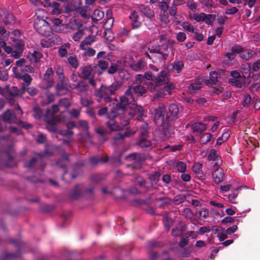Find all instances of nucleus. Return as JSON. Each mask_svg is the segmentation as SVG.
I'll return each instance as SVG.
<instances>
[{
    "label": "nucleus",
    "instance_id": "obj_1",
    "mask_svg": "<svg viewBox=\"0 0 260 260\" xmlns=\"http://www.w3.org/2000/svg\"><path fill=\"white\" fill-rule=\"evenodd\" d=\"M122 84L121 82L114 80L109 85L102 84L100 88H96L94 91V95L96 98L98 102L102 101L105 103H109L112 101L117 102L116 98H112L111 96L115 95L121 88Z\"/></svg>",
    "mask_w": 260,
    "mask_h": 260
},
{
    "label": "nucleus",
    "instance_id": "obj_2",
    "mask_svg": "<svg viewBox=\"0 0 260 260\" xmlns=\"http://www.w3.org/2000/svg\"><path fill=\"white\" fill-rule=\"evenodd\" d=\"M146 91V88L144 85L138 82H134L125 91V95L130 97L132 101L135 102L137 98L142 96Z\"/></svg>",
    "mask_w": 260,
    "mask_h": 260
},
{
    "label": "nucleus",
    "instance_id": "obj_3",
    "mask_svg": "<svg viewBox=\"0 0 260 260\" xmlns=\"http://www.w3.org/2000/svg\"><path fill=\"white\" fill-rule=\"evenodd\" d=\"M0 117L5 122L9 123L16 124L26 129H28L32 127L31 124L24 122L18 119L15 114L9 109H7L3 113Z\"/></svg>",
    "mask_w": 260,
    "mask_h": 260
},
{
    "label": "nucleus",
    "instance_id": "obj_4",
    "mask_svg": "<svg viewBox=\"0 0 260 260\" xmlns=\"http://www.w3.org/2000/svg\"><path fill=\"white\" fill-rule=\"evenodd\" d=\"M166 112V108L163 103H159L155 110L154 120L156 125L162 124L165 119V114Z\"/></svg>",
    "mask_w": 260,
    "mask_h": 260
},
{
    "label": "nucleus",
    "instance_id": "obj_5",
    "mask_svg": "<svg viewBox=\"0 0 260 260\" xmlns=\"http://www.w3.org/2000/svg\"><path fill=\"white\" fill-rule=\"evenodd\" d=\"M10 243L14 244L18 250L15 253L4 252L1 258L2 260H14V258L19 257L20 255L19 248L21 246L22 242L14 239H11L10 240Z\"/></svg>",
    "mask_w": 260,
    "mask_h": 260
},
{
    "label": "nucleus",
    "instance_id": "obj_6",
    "mask_svg": "<svg viewBox=\"0 0 260 260\" xmlns=\"http://www.w3.org/2000/svg\"><path fill=\"white\" fill-rule=\"evenodd\" d=\"M51 21L53 24V29L55 32L63 33L68 32V29L70 27L68 23L63 24L62 21L59 18H53Z\"/></svg>",
    "mask_w": 260,
    "mask_h": 260
},
{
    "label": "nucleus",
    "instance_id": "obj_7",
    "mask_svg": "<svg viewBox=\"0 0 260 260\" xmlns=\"http://www.w3.org/2000/svg\"><path fill=\"white\" fill-rule=\"evenodd\" d=\"M126 110L121 107L120 105L116 104L111 111L107 114V118H115L118 116L123 115L126 112Z\"/></svg>",
    "mask_w": 260,
    "mask_h": 260
},
{
    "label": "nucleus",
    "instance_id": "obj_8",
    "mask_svg": "<svg viewBox=\"0 0 260 260\" xmlns=\"http://www.w3.org/2000/svg\"><path fill=\"white\" fill-rule=\"evenodd\" d=\"M219 75V73L217 72H211L209 74V79L205 80V84L210 87L221 85V82L218 80Z\"/></svg>",
    "mask_w": 260,
    "mask_h": 260
},
{
    "label": "nucleus",
    "instance_id": "obj_9",
    "mask_svg": "<svg viewBox=\"0 0 260 260\" xmlns=\"http://www.w3.org/2000/svg\"><path fill=\"white\" fill-rule=\"evenodd\" d=\"M12 70L15 77L17 79L22 80L26 83L27 86L29 85L31 83L32 79L28 74L22 73V74H21L19 73L17 71V67H13L12 68Z\"/></svg>",
    "mask_w": 260,
    "mask_h": 260
},
{
    "label": "nucleus",
    "instance_id": "obj_10",
    "mask_svg": "<svg viewBox=\"0 0 260 260\" xmlns=\"http://www.w3.org/2000/svg\"><path fill=\"white\" fill-rule=\"evenodd\" d=\"M171 120H167V118H166V120L163 121L162 124H159V125L161 126V130L162 132L166 138L170 137L174 133L173 128L170 123V121Z\"/></svg>",
    "mask_w": 260,
    "mask_h": 260
},
{
    "label": "nucleus",
    "instance_id": "obj_11",
    "mask_svg": "<svg viewBox=\"0 0 260 260\" xmlns=\"http://www.w3.org/2000/svg\"><path fill=\"white\" fill-rule=\"evenodd\" d=\"M67 90L68 86L65 79H60L59 82L55 85L56 94L59 96L63 95L66 93Z\"/></svg>",
    "mask_w": 260,
    "mask_h": 260
},
{
    "label": "nucleus",
    "instance_id": "obj_12",
    "mask_svg": "<svg viewBox=\"0 0 260 260\" xmlns=\"http://www.w3.org/2000/svg\"><path fill=\"white\" fill-rule=\"evenodd\" d=\"M169 116H167V120H174L178 118L179 108L177 105L173 104L169 107Z\"/></svg>",
    "mask_w": 260,
    "mask_h": 260
},
{
    "label": "nucleus",
    "instance_id": "obj_13",
    "mask_svg": "<svg viewBox=\"0 0 260 260\" xmlns=\"http://www.w3.org/2000/svg\"><path fill=\"white\" fill-rule=\"evenodd\" d=\"M44 121L47 124L56 123L59 121V118L57 117L50 109H47L44 117Z\"/></svg>",
    "mask_w": 260,
    "mask_h": 260
},
{
    "label": "nucleus",
    "instance_id": "obj_14",
    "mask_svg": "<svg viewBox=\"0 0 260 260\" xmlns=\"http://www.w3.org/2000/svg\"><path fill=\"white\" fill-rule=\"evenodd\" d=\"M168 74L166 71H161L157 76H155L154 82L156 85L160 86L168 82Z\"/></svg>",
    "mask_w": 260,
    "mask_h": 260
},
{
    "label": "nucleus",
    "instance_id": "obj_15",
    "mask_svg": "<svg viewBox=\"0 0 260 260\" xmlns=\"http://www.w3.org/2000/svg\"><path fill=\"white\" fill-rule=\"evenodd\" d=\"M203 164L198 162L194 163L192 167V171L196 174L197 177L199 179L203 180L205 179V175L203 170Z\"/></svg>",
    "mask_w": 260,
    "mask_h": 260
},
{
    "label": "nucleus",
    "instance_id": "obj_16",
    "mask_svg": "<svg viewBox=\"0 0 260 260\" xmlns=\"http://www.w3.org/2000/svg\"><path fill=\"white\" fill-rule=\"evenodd\" d=\"M34 27L37 32L41 35L46 36L48 35V31L46 30L48 25L45 21L43 20L39 23H35Z\"/></svg>",
    "mask_w": 260,
    "mask_h": 260
},
{
    "label": "nucleus",
    "instance_id": "obj_17",
    "mask_svg": "<svg viewBox=\"0 0 260 260\" xmlns=\"http://www.w3.org/2000/svg\"><path fill=\"white\" fill-rule=\"evenodd\" d=\"M139 18V15L136 11H132L131 15L129 16L133 28L137 29L141 26L142 22L138 20Z\"/></svg>",
    "mask_w": 260,
    "mask_h": 260
},
{
    "label": "nucleus",
    "instance_id": "obj_18",
    "mask_svg": "<svg viewBox=\"0 0 260 260\" xmlns=\"http://www.w3.org/2000/svg\"><path fill=\"white\" fill-rule=\"evenodd\" d=\"M212 177L215 183L218 184L224 180V173L222 168H218L212 173Z\"/></svg>",
    "mask_w": 260,
    "mask_h": 260
},
{
    "label": "nucleus",
    "instance_id": "obj_19",
    "mask_svg": "<svg viewBox=\"0 0 260 260\" xmlns=\"http://www.w3.org/2000/svg\"><path fill=\"white\" fill-rule=\"evenodd\" d=\"M42 56V53L41 52L34 50L33 52H28L26 57L30 62L37 63L39 61Z\"/></svg>",
    "mask_w": 260,
    "mask_h": 260
},
{
    "label": "nucleus",
    "instance_id": "obj_20",
    "mask_svg": "<svg viewBox=\"0 0 260 260\" xmlns=\"http://www.w3.org/2000/svg\"><path fill=\"white\" fill-rule=\"evenodd\" d=\"M193 132L201 134L207 129L206 124L202 122H196L191 125Z\"/></svg>",
    "mask_w": 260,
    "mask_h": 260
},
{
    "label": "nucleus",
    "instance_id": "obj_21",
    "mask_svg": "<svg viewBox=\"0 0 260 260\" xmlns=\"http://www.w3.org/2000/svg\"><path fill=\"white\" fill-rule=\"evenodd\" d=\"M109 119V120L106 123V124L111 131H118L121 129L122 127L116 122L114 120L115 118Z\"/></svg>",
    "mask_w": 260,
    "mask_h": 260
},
{
    "label": "nucleus",
    "instance_id": "obj_22",
    "mask_svg": "<svg viewBox=\"0 0 260 260\" xmlns=\"http://www.w3.org/2000/svg\"><path fill=\"white\" fill-rule=\"evenodd\" d=\"M95 41V36L94 35H90L86 37L81 42L80 46L82 49H84V46L90 45Z\"/></svg>",
    "mask_w": 260,
    "mask_h": 260
},
{
    "label": "nucleus",
    "instance_id": "obj_23",
    "mask_svg": "<svg viewBox=\"0 0 260 260\" xmlns=\"http://www.w3.org/2000/svg\"><path fill=\"white\" fill-rule=\"evenodd\" d=\"M80 70L81 71V73L84 79H87L91 77V74L92 71L91 66H85L83 67H81Z\"/></svg>",
    "mask_w": 260,
    "mask_h": 260
},
{
    "label": "nucleus",
    "instance_id": "obj_24",
    "mask_svg": "<svg viewBox=\"0 0 260 260\" xmlns=\"http://www.w3.org/2000/svg\"><path fill=\"white\" fill-rule=\"evenodd\" d=\"M147 157L145 154H141L137 153V161L135 162L134 168L136 169H140L142 167L141 162L146 160Z\"/></svg>",
    "mask_w": 260,
    "mask_h": 260
},
{
    "label": "nucleus",
    "instance_id": "obj_25",
    "mask_svg": "<svg viewBox=\"0 0 260 260\" xmlns=\"http://www.w3.org/2000/svg\"><path fill=\"white\" fill-rule=\"evenodd\" d=\"M245 78L240 79H229V82L237 88H241L245 82Z\"/></svg>",
    "mask_w": 260,
    "mask_h": 260
},
{
    "label": "nucleus",
    "instance_id": "obj_26",
    "mask_svg": "<svg viewBox=\"0 0 260 260\" xmlns=\"http://www.w3.org/2000/svg\"><path fill=\"white\" fill-rule=\"evenodd\" d=\"M144 66V62L142 59H139L137 62L130 64V68L137 72L141 71Z\"/></svg>",
    "mask_w": 260,
    "mask_h": 260
},
{
    "label": "nucleus",
    "instance_id": "obj_27",
    "mask_svg": "<svg viewBox=\"0 0 260 260\" xmlns=\"http://www.w3.org/2000/svg\"><path fill=\"white\" fill-rule=\"evenodd\" d=\"M81 196V185H76L70 193L71 198L73 200H77Z\"/></svg>",
    "mask_w": 260,
    "mask_h": 260
},
{
    "label": "nucleus",
    "instance_id": "obj_28",
    "mask_svg": "<svg viewBox=\"0 0 260 260\" xmlns=\"http://www.w3.org/2000/svg\"><path fill=\"white\" fill-rule=\"evenodd\" d=\"M134 114L137 115V117L142 118L144 115V109L143 107L140 105H136L133 108Z\"/></svg>",
    "mask_w": 260,
    "mask_h": 260
},
{
    "label": "nucleus",
    "instance_id": "obj_29",
    "mask_svg": "<svg viewBox=\"0 0 260 260\" xmlns=\"http://www.w3.org/2000/svg\"><path fill=\"white\" fill-rule=\"evenodd\" d=\"M68 62L69 64L74 69L79 67V61L76 55L73 54L68 57Z\"/></svg>",
    "mask_w": 260,
    "mask_h": 260
},
{
    "label": "nucleus",
    "instance_id": "obj_30",
    "mask_svg": "<svg viewBox=\"0 0 260 260\" xmlns=\"http://www.w3.org/2000/svg\"><path fill=\"white\" fill-rule=\"evenodd\" d=\"M214 138L213 135L210 133H206L203 135L201 138V141L203 144H207L211 141L213 143L214 141Z\"/></svg>",
    "mask_w": 260,
    "mask_h": 260
},
{
    "label": "nucleus",
    "instance_id": "obj_31",
    "mask_svg": "<svg viewBox=\"0 0 260 260\" xmlns=\"http://www.w3.org/2000/svg\"><path fill=\"white\" fill-rule=\"evenodd\" d=\"M252 50L249 49H245L244 48L241 51L240 56L244 60L247 61L252 57Z\"/></svg>",
    "mask_w": 260,
    "mask_h": 260
},
{
    "label": "nucleus",
    "instance_id": "obj_32",
    "mask_svg": "<svg viewBox=\"0 0 260 260\" xmlns=\"http://www.w3.org/2000/svg\"><path fill=\"white\" fill-rule=\"evenodd\" d=\"M173 69L176 71V73L179 74L184 67V63L182 60H176L172 63Z\"/></svg>",
    "mask_w": 260,
    "mask_h": 260
},
{
    "label": "nucleus",
    "instance_id": "obj_33",
    "mask_svg": "<svg viewBox=\"0 0 260 260\" xmlns=\"http://www.w3.org/2000/svg\"><path fill=\"white\" fill-rule=\"evenodd\" d=\"M217 86V87H215L214 86H213V87H211L212 89L209 91L211 96L218 95L223 92L224 88L222 87L221 85Z\"/></svg>",
    "mask_w": 260,
    "mask_h": 260
},
{
    "label": "nucleus",
    "instance_id": "obj_34",
    "mask_svg": "<svg viewBox=\"0 0 260 260\" xmlns=\"http://www.w3.org/2000/svg\"><path fill=\"white\" fill-rule=\"evenodd\" d=\"M131 100L132 101V99L128 96H121L120 97V101L117 103L126 110V107Z\"/></svg>",
    "mask_w": 260,
    "mask_h": 260
},
{
    "label": "nucleus",
    "instance_id": "obj_35",
    "mask_svg": "<svg viewBox=\"0 0 260 260\" xmlns=\"http://www.w3.org/2000/svg\"><path fill=\"white\" fill-rule=\"evenodd\" d=\"M137 145L141 148H147L151 146V143L147 138H140Z\"/></svg>",
    "mask_w": 260,
    "mask_h": 260
},
{
    "label": "nucleus",
    "instance_id": "obj_36",
    "mask_svg": "<svg viewBox=\"0 0 260 260\" xmlns=\"http://www.w3.org/2000/svg\"><path fill=\"white\" fill-rule=\"evenodd\" d=\"M4 94L9 95L11 96H16L19 95V89L16 86H13L11 88L8 89Z\"/></svg>",
    "mask_w": 260,
    "mask_h": 260
},
{
    "label": "nucleus",
    "instance_id": "obj_37",
    "mask_svg": "<svg viewBox=\"0 0 260 260\" xmlns=\"http://www.w3.org/2000/svg\"><path fill=\"white\" fill-rule=\"evenodd\" d=\"M160 174L159 172H155L150 174L149 176L151 183L152 185L156 184L159 180Z\"/></svg>",
    "mask_w": 260,
    "mask_h": 260
},
{
    "label": "nucleus",
    "instance_id": "obj_38",
    "mask_svg": "<svg viewBox=\"0 0 260 260\" xmlns=\"http://www.w3.org/2000/svg\"><path fill=\"white\" fill-rule=\"evenodd\" d=\"M108 157H107L105 159H103L102 157L98 156H91L89 158L90 162L93 166H96L100 162H107L108 160Z\"/></svg>",
    "mask_w": 260,
    "mask_h": 260
},
{
    "label": "nucleus",
    "instance_id": "obj_39",
    "mask_svg": "<svg viewBox=\"0 0 260 260\" xmlns=\"http://www.w3.org/2000/svg\"><path fill=\"white\" fill-rule=\"evenodd\" d=\"M38 161V159L34 157L29 160L25 161L24 163V166L26 168H33Z\"/></svg>",
    "mask_w": 260,
    "mask_h": 260
},
{
    "label": "nucleus",
    "instance_id": "obj_40",
    "mask_svg": "<svg viewBox=\"0 0 260 260\" xmlns=\"http://www.w3.org/2000/svg\"><path fill=\"white\" fill-rule=\"evenodd\" d=\"M88 85L85 81H81L77 83L75 88L79 92H84L87 90Z\"/></svg>",
    "mask_w": 260,
    "mask_h": 260
},
{
    "label": "nucleus",
    "instance_id": "obj_41",
    "mask_svg": "<svg viewBox=\"0 0 260 260\" xmlns=\"http://www.w3.org/2000/svg\"><path fill=\"white\" fill-rule=\"evenodd\" d=\"M218 158H220L217 154V151L214 149H212L209 152V154L208 155V160L209 161H215L217 160Z\"/></svg>",
    "mask_w": 260,
    "mask_h": 260
},
{
    "label": "nucleus",
    "instance_id": "obj_42",
    "mask_svg": "<svg viewBox=\"0 0 260 260\" xmlns=\"http://www.w3.org/2000/svg\"><path fill=\"white\" fill-rule=\"evenodd\" d=\"M140 138H147L148 136L149 132L147 124H144L140 127Z\"/></svg>",
    "mask_w": 260,
    "mask_h": 260
},
{
    "label": "nucleus",
    "instance_id": "obj_43",
    "mask_svg": "<svg viewBox=\"0 0 260 260\" xmlns=\"http://www.w3.org/2000/svg\"><path fill=\"white\" fill-rule=\"evenodd\" d=\"M60 4L58 2H53L49 4L48 7L53 8L52 12L54 14L60 13Z\"/></svg>",
    "mask_w": 260,
    "mask_h": 260
},
{
    "label": "nucleus",
    "instance_id": "obj_44",
    "mask_svg": "<svg viewBox=\"0 0 260 260\" xmlns=\"http://www.w3.org/2000/svg\"><path fill=\"white\" fill-rule=\"evenodd\" d=\"M105 179L104 176L100 174H94L91 175L90 176V180L94 182H99L103 180H104Z\"/></svg>",
    "mask_w": 260,
    "mask_h": 260
},
{
    "label": "nucleus",
    "instance_id": "obj_45",
    "mask_svg": "<svg viewBox=\"0 0 260 260\" xmlns=\"http://www.w3.org/2000/svg\"><path fill=\"white\" fill-rule=\"evenodd\" d=\"M142 13L144 15L149 18H151L154 17V13L149 7H144L142 10Z\"/></svg>",
    "mask_w": 260,
    "mask_h": 260
},
{
    "label": "nucleus",
    "instance_id": "obj_46",
    "mask_svg": "<svg viewBox=\"0 0 260 260\" xmlns=\"http://www.w3.org/2000/svg\"><path fill=\"white\" fill-rule=\"evenodd\" d=\"M9 32L3 27L0 26V41H6L9 37Z\"/></svg>",
    "mask_w": 260,
    "mask_h": 260
},
{
    "label": "nucleus",
    "instance_id": "obj_47",
    "mask_svg": "<svg viewBox=\"0 0 260 260\" xmlns=\"http://www.w3.org/2000/svg\"><path fill=\"white\" fill-rule=\"evenodd\" d=\"M207 18V14L202 12L199 14H194L193 16V18L197 22L204 21V20Z\"/></svg>",
    "mask_w": 260,
    "mask_h": 260
},
{
    "label": "nucleus",
    "instance_id": "obj_48",
    "mask_svg": "<svg viewBox=\"0 0 260 260\" xmlns=\"http://www.w3.org/2000/svg\"><path fill=\"white\" fill-rule=\"evenodd\" d=\"M249 67V72H257L260 69V59H257L254 62L251 66Z\"/></svg>",
    "mask_w": 260,
    "mask_h": 260
},
{
    "label": "nucleus",
    "instance_id": "obj_49",
    "mask_svg": "<svg viewBox=\"0 0 260 260\" xmlns=\"http://www.w3.org/2000/svg\"><path fill=\"white\" fill-rule=\"evenodd\" d=\"M46 101L42 103V105L51 103L54 101V94L53 93L47 92L46 94Z\"/></svg>",
    "mask_w": 260,
    "mask_h": 260
},
{
    "label": "nucleus",
    "instance_id": "obj_50",
    "mask_svg": "<svg viewBox=\"0 0 260 260\" xmlns=\"http://www.w3.org/2000/svg\"><path fill=\"white\" fill-rule=\"evenodd\" d=\"M55 69L56 74L58 76L59 79H65L63 74V69L60 66L56 65L55 67Z\"/></svg>",
    "mask_w": 260,
    "mask_h": 260
},
{
    "label": "nucleus",
    "instance_id": "obj_51",
    "mask_svg": "<svg viewBox=\"0 0 260 260\" xmlns=\"http://www.w3.org/2000/svg\"><path fill=\"white\" fill-rule=\"evenodd\" d=\"M43 112L42 110L39 107H34L33 109V117L36 119H41Z\"/></svg>",
    "mask_w": 260,
    "mask_h": 260
},
{
    "label": "nucleus",
    "instance_id": "obj_52",
    "mask_svg": "<svg viewBox=\"0 0 260 260\" xmlns=\"http://www.w3.org/2000/svg\"><path fill=\"white\" fill-rule=\"evenodd\" d=\"M169 2L167 1H161L159 2L158 4V6L161 9V11H164V13H165L168 10L169 6Z\"/></svg>",
    "mask_w": 260,
    "mask_h": 260
},
{
    "label": "nucleus",
    "instance_id": "obj_53",
    "mask_svg": "<svg viewBox=\"0 0 260 260\" xmlns=\"http://www.w3.org/2000/svg\"><path fill=\"white\" fill-rule=\"evenodd\" d=\"M182 26L183 28L189 32H194V28L193 25H192L190 23L187 22H184L182 23Z\"/></svg>",
    "mask_w": 260,
    "mask_h": 260
},
{
    "label": "nucleus",
    "instance_id": "obj_54",
    "mask_svg": "<svg viewBox=\"0 0 260 260\" xmlns=\"http://www.w3.org/2000/svg\"><path fill=\"white\" fill-rule=\"evenodd\" d=\"M98 67L103 71L107 70L109 66V62L107 60H100L98 63Z\"/></svg>",
    "mask_w": 260,
    "mask_h": 260
},
{
    "label": "nucleus",
    "instance_id": "obj_55",
    "mask_svg": "<svg viewBox=\"0 0 260 260\" xmlns=\"http://www.w3.org/2000/svg\"><path fill=\"white\" fill-rule=\"evenodd\" d=\"M176 167L178 171L180 173H184L186 170V165L183 161H178L177 163Z\"/></svg>",
    "mask_w": 260,
    "mask_h": 260
},
{
    "label": "nucleus",
    "instance_id": "obj_56",
    "mask_svg": "<svg viewBox=\"0 0 260 260\" xmlns=\"http://www.w3.org/2000/svg\"><path fill=\"white\" fill-rule=\"evenodd\" d=\"M78 128H81L83 131H87L88 130V123L86 120H81L79 121Z\"/></svg>",
    "mask_w": 260,
    "mask_h": 260
},
{
    "label": "nucleus",
    "instance_id": "obj_57",
    "mask_svg": "<svg viewBox=\"0 0 260 260\" xmlns=\"http://www.w3.org/2000/svg\"><path fill=\"white\" fill-rule=\"evenodd\" d=\"M118 69V65L116 63H112L107 69V73L109 74H114Z\"/></svg>",
    "mask_w": 260,
    "mask_h": 260
},
{
    "label": "nucleus",
    "instance_id": "obj_58",
    "mask_svg": "<svg viewBox=\"0 0 260 260\" xmlns=\"http://www.w3.org/2000/svg\"><path fill=\"white\" fill-rule=\"evenodd\" d=\"M83 35V30L79 29L73 35L72 38L75 41L78 42L81 39Z\"/></svg>",
    "mask_w": 260,
    "mask_h": 260
},
{
    "label": "nucleus",
    "instance_id": "obj_59",
    "mask_svg": "<svg viewBox=\"0 0 260 260\" xmlns=\"http://www.w3.org/2000/svg\"><path fill=\"white\" fill-rule=\"evenodd\" d=\"M0 47L4 49V51L9 54L13 51L12 48L6 45V41H0Z\"/></svg>",
    "mask_w": 260,
    "mask_h": 260
},
{
    "label": "nucleus",
    "instance_id": "obj_60",
    "mask_svg": "<svg viewBox=\"0 0 260 260\" xmlns=\"http://www.w3.org/2000/svg\"><path fill=\"white\" fill-rule=\"evenodd\" d=\"M54 75V71L52 68H48L44 76V79L45 80H49L51 78L53 77Z\"/></svg>",
    "mask_w": 260,
    "mask_h": 260
},
{
    "label": "nucleus",
    "instance_id": "obj_61",
    "mask_svg": "<svg viewBox=\"0 0 260 260\" xmlns=\"http://www.w3.org/2000/svg\"><path fill=\"white\" fill-rule=\"evenodd\" d=\"M8 77V74L7 70H5L3 68L0 67V80L6 81Z\"/></svg>",
    "mask_w": 260,
    "mask_h": 260
},
{
    "label": "nucleus",
    "instance_id": "obj_62",
    "mask_svg": "<svg viewBox=\"0 0 260 260\" xmlns=\"http://www.w3.org/2000/svg\"><path fill=\"white\" fill-rule=\"evenodd\" d=\"M26 91L30 96H32L37 95L39 92V90L33 86L27 87L26 89Z\"/></svg>",
    "mask_w": 260,
    "mask_h": 260
},
{
    "label": "nucleus",
    "instance_id": "obj_63",
    "mask_svg": "<svg viewBox=\"0 0 260 260\" xmlns=\"http://www.w3.org/2000/svg\"><path fill=\"white\" fill-rule=\"evenodd\" d=\"M216 16L213 14H207V18L204 20L206 24L208 25H212L213 21L215 20Z\"/></svg>",
    "mask_w": 260,
    "mask_h": 260
},
{
    "label": "nucleus",
    "instance_id": "obj_64",
    "mask_svg": "<svg viewBox=\"0 0 260 260\" xmlns=\"http://www.w3.org/2000/svg\"><path fill=\"white\" fill-rule=\"evenodd\" d=\"M251 101V97L249 94H246L243 99L242 105L244 107H247L249 104L250 103Z\"/></svg>",
    "mask_w": 260,
    "mask_h": 260
}]
</instances>
